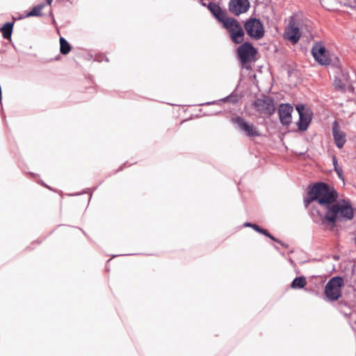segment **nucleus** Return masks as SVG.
Listing matches in <instances>:
<instances>
[{
    "instance_id": "obj_17",
    "label": "nucleus",
    "mask_w": 356,
    "mask_h": 356,
    "mask_svg": "<svg viewBox=\"0 0 356 356\" xmlns=\"http://www.w3.org/2000/svg\"><path fill=\"white\" fill-rule=\"evenodd\" d=\"M229 33L232 42L235 44H241L244 40V31L242 26Z\"/></svg>"
},
{
    "instance_id": "obj_7",
    "label": "nucleus",
    "mask_w": 356,
    "mask_h": 356,
    "mask_svg": "<svg viewBox=\"0 0 356 356\" xmlns=\"http://www.w3.org/2000/svg\"><path fill=\"white\" fill-rule=\"evenodd\" d=\"M257 53V49L249 42H244L237 48V55L242 64L254 60Z\"/></svg>"
},
{
    "instance_id": "obj_10",
    "label": "nucleus",
    "mask_w": 356,
    "mask_h": 356,
    "mask_svg": "<svg viewBox=\"0 0 356 356\" xmlns=\"http://www.w3.org/2000/svg\"><path fill=\"white\" fill-rule=\"evenodd\" d=\"M293 106L289 104H282L278 108V115L280 122L283 125H289L291 122V113L293 112Z\"/></svg>"
},
{
    "instance_id": "obj_20",
    "label": "nucleus",
    "mask_w": 356,
    "mask_h": 356,
    "mask_svg": "<svg viewBox=\"0 0 356 356\" xmlns=\"http://www.w3.org/2000/svg\"><path fill=\"white\" fill-rule=\"evenodd\" d=\"M71 50V47L68 42L64 38H60V51L62 54L66 55Z\"/></svg>"
},
{
    "instance_id": "obj_4",
    "label": "nucleus",
    "mask_w": 356,
    "mask_h": 356,
    "mask_svg": "<svg viewBox=\"0 0 356 356\" xmlns=\"http://www.w3.org/2000/svg\"><path fill=\"white\" fill-rule=\"evenodd\" d=\"M247 34L254 40L261 39L265 33V28L260 19L250 18L244 24Z\"/></svg>"
},
{
    "instance_id": "obj_23",
    "label": "nucleus",
    "mask_w": 356,
    "mask_h": 356,
    "mask_svg": "<svg viewBox=\"0 0 356 356\" xmlns=\"http://www.w3.org/2000/svg\"><path fill=\"white\" fill-rule=\"evenodd\" d=\"M335 172H337L338 177L341 180L344 181L343 176V170L340 167H336V169H334Z\"/></svg>"
},
{
    "instance_id": "obj_9",
    "label": "nucleus",
    "mask_w": 356,
    "mask_h": 356,
    "mask_svg": "<svg viewBox=\"0 0 356 356\" xmlns=\"http://www.w3.org/2000/svg\"><path fill=\"white\" fill-rule=\"evenodd\" d=\"M312 54L315 60L321 65H328L330 59L327 54L325 47L321 42H316L312 49Z\"/></svg>"
},
{
    "instance_id": "obj_8",
    "label": "nucleus",
    "mask_w": 356,
    "mask_h": 356,
    "mask_svg": "<svg viewBox=\"0 0 356 356\" xmlns=\"http://www.w3.org/2000/svg\"><path fill=\"white\" fill-rule=\"evenodd\" d=\"M232 122L236 124L240 130L248 137L259 136L261 135L259 131L254 124L245 121V120L240 116L232 118Z\"/></svg>"
},
{
    "instance_id": "obj_6",
    "label": "nucleus",
    "mask_w": 356,
    "mask_h": 356,
    "mask_svg": "<svg viewBox=\"0 0 356 356\" xmlns=\"http://www.w3.org/2000/svg\"><path fill=\"white\" fill-rule=\"evenodd\" d=\"M283 36L285 40L290 41L292 44H296L299 41L301 37L300 24L294 17H290Z\"/></svg>"
},
{
    "instance_id": "obj_1",
    "label": "nucleus",
    "mask_w": 356,
    "mask_h": 356,
    "mask_svg": "<svg viewBox=\"0 0 356 356\" xmlns=\"http://www.w3.org/2000/svg\"><path fill=\"white\" fill-rule=\"evenodd\" d=\"M312 213L313 220L321 225L330 224L332 227L337 222L351 220L354 217V209L350 203L346 200L336 201L325 211L323 215L319 211Z\"/></svg>"
},
{
    "instance_id": "obj_15",
    "label": "nucleus",
    "mask_w": 356,
    "mask_h": 356,
    "mask_svg": "<svg viewBox=\"0 0 356 356\" xmlns=\"http://www.w3.org/2000/svg\"><path fill=\"white\" fill-rule=\"evenodd\" d=\"M221 23L222 24L223 27L226 29L229 33L236 30L241 26L236 19L232 17H228L227 16L221 21Z\"/></svg>"
},
{
    "instance_id": "obj_25",
    "label": "nucleus",
    "mask_w": 356,
    "mask_h": 356,
    "mask_svg": "<svg viewBox=\"0 0 356 356\" xmlns=\"http://www.w3.org/2000/svg\"><path fill=\"white\" fill-rule=\"evenodd\" d=\"M332 163H333L334 169H336V167H339L338 165V162H337V158L335 156H333V158H332Z\"/></svg>"
},
{
    "instance_id": "obj_21",
    "label": "nucleus",
    "mask_w": 356,
    "mask_h": 356,
    "mask_svg": "<svg viewBox=\"0 0 356 356\" xmlns=\"http://www.w3.org/2000/svg\"><path fill=\"white\" fill-rule=\"evenodd\" d=\"M44 6H45L44 3H41L40 5H38L36 6L33 7L32 8V10L26 14V17H32V16L42 15L41 10L44 8Z\"/></svg>"
},
{
    "instance_id": "obj_22",
    "label": "nucleus",
    "mask_w": 356,
    "mask_h": 356,
    "mask_svg": "<svg viewBox=\"0 0 356 356\" xmlns=\"http://www.w3.org/2000/svg\"><path fill=\"white\" fill-rule=\"evenodd\" d=\"M253 229L255 230L256 232L261 234H264V235L266 236L267 237L271 238L272 240H273L275 241H277V243L282 244V245H284L281 241H280L279 240L276 239L270 233H268V232L267 230L259 227L257 225H254Z\"/></svg>"
},
{
    "instance_id": "obj_3",
    "label": "nucleus",
    "mask_w": 356,
    "mask_h": 356,
    "mask_svg": "<svg viewBox=\"0 0 356 356\" xmlns=\"http://www.w3.org/2000/svg\"><path fill=\"white\" fill-rule=\"evenodd\" d=\"M343 280L341 277L331 278L325 286V300L328 301L337 300L341 296V288Z\"/></svg>"
},
{
    "instance_id": "obj_18",
    "label": "nucleus",
    "mask_w": 356,
    "mask_h": 356,
    "mask_svg": "<svg viewBox=\"0 0 356 356\" xmlns=\"http://www.w3.org/2000/svg\"><path fill=\"white\" fill-rule=\"evenodd\" d=\"M307 285V280L305 277H296L291 284V287L294 289H302Z\"/></svg>"
},
{
    "instance_id": "obj_16",
    "label": "nucleus",
    "mask_w": 356,
    "mask_h": 356,
    "mask_svg": "<svg viewBox=\"0 0 356 356\" xmlns=\"http://www.w3.org/2000/svg\"><path fill=\"white\" fill-rule=\"evenodd\" d=\"M311 121L310 115L307 113H300L299 120L297 122V126L300 131H305Z\"/></svg>"
},
{
    "instance_id": "obj_12",
    "label": "nucleus",
    "mask_w": 356,
    "mask_h": 356,
    "mask_svg": "<svg viewBox=\"0 0 356 356\" xmlns=\"http://www.w3.org/2000/svg\"><path fill=\"white\" fill-rule=\"evenodd\" d=\"M332 136L336 146L339 149L342 148L346 142V135L340 129L337 121L332 124Z\"/></svg>"
},
{
    "instance_id": "obj_24",
    "label": "nucleus",
    "mask_w": 356,
    "mask_h": 356,
    "mask_svg": "<svg viewBox=\"0 0 356 356\" xmlns=\"http://www.w3.org/2000/svg\"><path fill=\"white\" fill-rule=\"evenodd\" d=\"M296 110H297V111H298L299 115H300V113H305L304 111H305V106L302 104L297 105L296 106Z\"/></svg>"
},
{
    "instance_id": "obj_5",
    "label": "nucleus",
    "mask_w": 356,
    "mask_h": 356,
    "mask_svg": "<svg viewBox=\"0 0 356 356\" xmlns=\"http://www.w3.org/2000/svg\"><path fill=\"white\" fill-rule=\"evenodd\" d=\"M253 106L261 115L269 116L275 111L274 101L268 96H264V98L255 99L253 102Z\"/></svg>"
},
{
    "instance_id": "obj_2",
    "label": "nucleus",
    "mask_w": 356,
    "mask_h": 356,
    "mask_svg": "<svg viewBox=\"0 0 356 356\" xmlns=\"http://www.w3.org/2000/svg\"><path fill=\"white\" fill-rule=\"evenodd\" d=\"M337 198L338 193L333 186L318 182L309 186V191L304 198V204L308 207L311 202L316 201L326 211Z\"/></svg>"
},
{
    "instance_id": "obj_27",
    "label": "nucleus",
    "mask_w": 356,
    "mask_h": 356,
    "mask_svg": "<svg viewBox=\"0 0 356 356\" xmlns=\"http://www.w3.org/2000/svg\"><path fill=\"white\" fill-rule=\"evenodd\" d=\"M47 2L49 5H51L52 3V0H47Z\"/></svg>"
},
{
    "instance_id": "obj_28",
    "label": "nucleus",
    "mask_w": 356,
    "mask_h": 356,
    "mask_svg": "<svg viewBox=\"0 0 356 356\" xmlns=\"http://www.w3.org/2000/svg\"><path fill=\"white\" fill-rule=\"evenodd\" d=\"M202 5L204 6H207V4L204 2H202Z\"/></svg>"
},
{
    "instance_id": "obj_11",
    "label": "nucleus",
    "mask_w": 356,
    "mask_h": 356,
    "mask_svg": "<svg viewBox=\"0 0 356 356\" xmlns=\"http://www.w3.org/2000/svg\"><path fill=\"white\" fill-rule=\"evenodd\" d=\"M250 7V3L248 0H230L229 4V11L236 15L245 13Z\"/></svg>"
},
{
    "instance_id": "obj_29",
    "label": "nucleus",
    "mask_w": 356,
    "mask_h": 356,
    "mask_svg": "<svg viewBox=\"0 0 356 356\" xmlns=\"http://www.w3.org/2000/svg\"><path fill=\"white\" fill-rule=\"evenodd\" d=\"M215 103H216V102H211V104H215ZM207 104H211V103H210V102H208V103H207Z\"/></svg>"
},
{
    "instance_id": "obj_19",
    "label": "nucleus",
    "mask_w": 356,
    "mask_h": 356,
    "mask_svg": "<svg viewBox=\"0 0 356 356\" xmlns=\"http://www.w3.org/2000/svg\"><path fill=\"white\" fill-rule=\"evenodd\" d=\"M13 28V23L7 22L1 29V32L5 39H10L11 38Z\"/></svg>"
},
{
    "instance_id": "obj_13",
    "label": "nucleus",
    "mask_w": 356,
    "mask_h": 356,
    "mask_svg": "<svg viewBox=\"0 0 356 356\" xmlns=\"http://www.w3.org/2000/svg\"><path fill=\"white\" fill-rule=\"evenodd\" d=\"M350 85L349 76L347 74L343 72L338 73L335 76L334 81V86L335 88L339 91L345 92L346 88Z\"/></svg>"
},
{
    "instance_id": "obj_26",
    "label": "nucleus",
    "mask_w": 356,
    "mask_h": 356,
    "mask_svg": "<svg viewBox=\"0 0 356 356\" xmlns=\"http://www.w3.org/2000/svg\"><path fill=\"white\" fill-rule=\"evenodd\" d=\"M254 225H256V224H252L250 222H245L243 224L244 227H252V229H253Z\"/></svg>"
},
{
    "instance_id": "obj_14",
    "label": "nucleus",
    "mask_w": 356,
    "mask_h": 356,
    "mask_svg": "<svg viewBox=\"0 0 356 356\" xmlns=\"http://www.w3.org/2000/svg\"><path fill=\"white\" fill-rule=\"evenodd\" d=\"M207 8L212 15L220 22L226 17L225 13L222 11L220 6L216 3L210 2L207 5Z\"/></svg>"
}]
</instances>
